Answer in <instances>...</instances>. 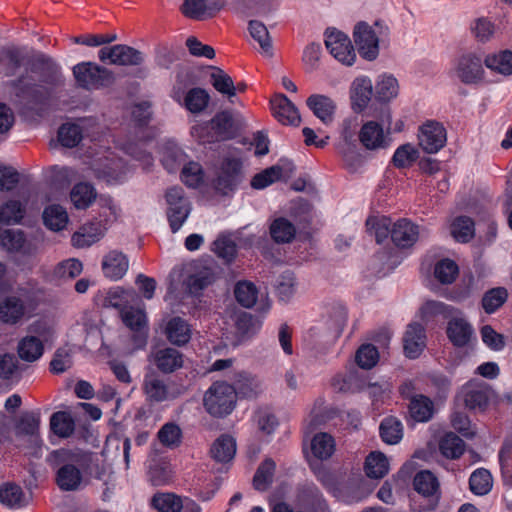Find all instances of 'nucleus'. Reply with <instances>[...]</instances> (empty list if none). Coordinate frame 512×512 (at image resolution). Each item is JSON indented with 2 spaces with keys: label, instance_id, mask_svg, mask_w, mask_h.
Masks as SVG:
<instances>
[{
  "label": "nucleus",
  "instance_id": "f257e3e1",
  "mask_svg": "<svg viewBox=\"0 0 512 512\" xmlns=\"http://www.w3.org/2000/svg\"><path fill=\"white\" fill-rule=\"evenodd\" d=\"M119 216V208L112 199H106L103 210L100 213V219H95L84 224L78 231L72 235V244L77 248L89 247L96 243L104 235L108 226Z\"/></svg>",
  "mask_w": 512,
  "mask_h": 512
},
{
  "label": "nucleus",
  "instance_id": "f03ea898",
  "mask_svg": "<svg viewBox=\"0 0 512 512\" xmlns=\"http://www.w3.org/2000/svg\"><path fill=\"white\" fill-rule=\"evenodd\" d=\"M60 465L56 471L55 481L62 491H76L81 487L83 475L79 466L83 463L84 454L79 451H54Z\"/></svg>",
  "mask_w": 512,
  "mask_h": 512
},
{
  "label": "nucleus",
  "instance_id": "7ed1b4c3",
  "mask_svg": "<svg viewBox=\"0 0 512 512\" xmlns=\"http://www.w3.org/2000/svg\"><path fill=\"white\" fill-rule=\"evenodd\" d=\"M245 179L243 162L240 158L227 156L221 161L212 180L214 191L226 197H232Z\"/></svg>",
  "mask_w": 512,
  "mask_h": 512
},
{
  "label": "nucleus",
  "instance_id": "20e7f679",
  "mask_svg": "<svg viewBox=\"0 0 512 512\" xmlns=\"http://www.w3.org/2000/svg\"><path fill=\"white\" fill-rule=\"evenodd\" d=\"M237 132L238 127L233 115L227 110L216 113L210 121L192 128L193 135L197 136L202 143L230 140L237 135Z\"/></svg>",
  "mask_w": 512,
  "mask_h": 512
},
{
  "label": "nucleus",
  "instance_id": "39448f33",
  "mask_svg": "<svg viewBox=\"0 0 512 512\" xmlns=\"http://www.w3.org/2000/svg\"><path fill=\"white\" fill-rule=\"evenodd\" d=\"M237 402V393L233 385L216 381L205 392L203 406L208 414L216 418H223L234 410Z\"/></svg>",
  "mask_w": 512,
  "mask_h": 512
},
{
  "label": "nucleus",
  "instance_id": "423d86ee",
  "mask_svg": "<svg viewBox=\"0 0 512 512\" xmlns=\"http://www.w3.org/2000/svg\"><path fill=\"white\" fill-rule=\"evenodd\" d=\"M392 116L388 110L382 115L381 122L369 120L361 126L358 139L360 144L369 151L385 150L391 146Z\"/></svg>",
  "mask_w": 512,
  "mask_h": 512
},
{
  "label": "nucleus",
  "instance_id": "0eeeda50",
  "mask_svg": "<svg viewBox=\"0 0 512 512\" xmlns=\"http://www.w3.org/2000/svg\"><path fill=\"white\" fill-rule=\"evenodd\" d=\"M484 58L479 52L465 51L452 64L453 75L465 85H477L484 80Z\"/></svg>",
  "mask_w": 512,
  "mask_h": 512
},
{
  "label": "nucleus",
  "instance_id": "6e6552de",
  "mask_svg": "<svg viewBox=\"0 0 512 512\" xmlns=\"http://www.w3.org/2000/svg\"><path fill=\"white\" fill-rule=\"evenodd\" d=\"M77 85L86 90H98L111 86L115 76L109 69L93 62H81L73 67Z\"/></svg>",
  "mask_w": 512,
  "mask_h": 512
},
{
  "label": "nucleus",
  "instance_id": "1a4fd4ad",
  "mask_svg": "<svg viewBox=\"0 0 512 512\" xmlns=\"http://www.w3.org/2000/svg\"><path fill=\"white\" fill-rule=\"evenodd\" d=\"M167 204L166 216L172 233L178 232L187 221L192 211V204L183 188L173 186L165 193Z\"/></svg>",
  "mask_w": 512,
  "mask_h": 512
},
{
  "label": "nucleus",
  "instance_id": "9d476101",
  "mask_svg": "<svg viewBox=\"0 0 512 512\" xmlns=\"http://www.w3.org/2000/svg\"><path fill=\"white\" fill-rule=\"evenodd\" d=\"M383 35V26L375 22L373 26L360 22L353 31V38L360 56L367 61H374L379 55V43Z\"/></svg>",
  "mask_w": 512,
  "mask_h": 512
},
{
  "label": "nucleus",
  "instance_id": "9b49d317",
  "mask_svg": "<svg viewBox=\"0 0 512 512\" xmlns=\"http://www.w3.org/2000/svg\"><path fill=\"white\" fill-rule=\"evenodd\" d=\"M126 292L123 289L111 291L108 296L111 306L120 309V315L123 323L132 331L141 333L147 328V316L143 309L133 306L123 305V299L126 298Z\"/></svg>",
  "mask_w": 512,
  "mask_h": 512
},
{
  "label": "nucleus",
  "instance_id": "f8f14e48",
  "mask_svg": "<svg viewBox=\"0 0 512 512\" xmlns=\"http://www.w3.org/2000/svg\"><path fill=\"white\" fill-rule=\"evenodd\" d=\"M419 146L429 154L440 151L447 142V131L444 125L436 120H427L418 131Z\"/></svg>",
  "mask_w": 512,
  "mask_h": 512
},
{
  "label": "nucleus",
  "instance_id": "ddd939ff",
  "mask_svg": "<svg viewBox=\"0 0 512 512\" xmlns=\"http://www.w3.org/2000/svg\"><path fill=\"white\" fill-rule=\"evenodd\" d=\"M98 58L103 63L118 66H136L143 62L142 53L125 44L101 48L98 51Z\"/></svg>",
  "mask_w": 512,
  "mask_h": 512
},
{
  "label": "nucleus",
  "instance_id": "4468645a",
  "mask_svg": "<svg viewBox=\"0 0 512 512\" xmlns=\"http://www.w3.org/2000/svg\"><path fill=\"white\" fill-rule=\"evenodd\" d=\"M325 45L330 54L340 63L351 66L354 64L356 54L350 38L338 30L326 32Z\"/></svg>",
  "mask_w": 512,
  "mask_h": 512
},
{
  "label": "nucleus",
  "instance_id": "2eb2a0df",
  "mask_svg": "<svg viewBox=\"0 0 512 512\" xmlns=\"http://www.w3.org/2000/svg\"><path fill=\"white\" fill-rule=\"evenodd\" d=\"M332 386L338 392L354 394L362 392L366 388L373 387L374 385L368 381V377L365 373L351 369L335 375L332 380Z\"/></svg>",
  "mask_w": 512,
  "mask_h": 512
},
{
  "label": "nucleus",
  "instance_id": "dca6fc26",
  "mask_svg": "<svg viewBox=\"0 0 512 512\" xmlns=\"http://www.w3.org/2000/svg\"><path fill=\"white\" fill-rule=\"evenodd\" d=\"M9 86L16 91L17 97L25 100L31 105L45 104L49 93L42 86L35 83H28L26 75H20L9 82Z\"/></svg>",
  "mask_w": 512,
  "mask_h": 512
},
{
  "label": "nucleus",
  "instance_id": "f3484780",
  "mask_svg": "<svg viewBox=\"0 0 512 512\" xmlns=\"http://www.w3.org/2000/svg\"><path fill=\"white\" fill-rule=\"evenodd\" d=\"M26 301L16 295H10L0 301V321L8 325L21 322L27 313Z\"/></svg>",
  "mask_w": 512,
  "mask_h": 512
},
{
  "label": "nucleus",
  "instance_id": "a211bd4d",
  "mask_svg": "<svg viewBox=\"0 0 512 512\" xmlns=\"http://www.w3.org/2000/svg\"><path fill=\"white\" fill-rule=\"evenodd\" d=\"M373 91L372 81L368 76H358L353 80L350 98L354 112L361 113L368 106L374 95Z\"/></svg>",
  "mask_w": 512,
  "mask_h": 512
},
{
  "label": "nucleus",
  "instance_id": "6ab92c4d",
  "mask_svg": "<svg viewBox=\"0 0 512 512\" xmlns=\"http://www.w3.org/2000/svg\"><path fill=\"white\" fill-rule=\"evenodd\" d=\"M404 353L410 359H416L426 347V333L419 323L408 325L403 338Z\"/></svg>",
  "mask_w": 512,
  "mask_h": 512
},
{
  "label": "nucleus",
  "instance_id": "aec40b11",
  "mask_svg": "<svg viewBox=\"0 0 512 512\" xmlns=\"http://www.w3.org/2000/svg\"><path fill=\"white\" fill-rule=\"evenodd\" d=\"M419 237V226L408 219H399L391 228V239L399 248L413 246Z\"/></svg>",
  "mask_w": 512,
  "mask_h": 512
},
{
  "label": "nucleus",
  "instance_id": "412c9836",
  "mask_svg": "<svg viewBox=\"0 0 512 512\" xmlns=\"http://www.w3.org/2000/svg\"><path fill=\"white\" fill-rule=\"evenodd\" d=\"M274 117L284 125H298L300 114L296 106L284 95H276L270 102Z\"/></svg>",
  "mask_w": 512,
  "mask_h": 512
},
{
  "label": "nucleus",
  "instance_id": "4be33fe9",
  "mask_svg": "<svg viewBox=\"0 0 512 512\" xmlns=\"http://www.w3.org/2000/svg\"><path fill=\"white\" fill-rule=\"evenodd\" d=\"M40 413L36 411H27L20 415L15 424L16 437H27L31 444H38L40 441Z\"/></svg>",
  "mask_w": 512,
  "mask_h": 512
},
{
  "label": "nucleus",
  "instance_id": "5701e85b",
  "mask_svg": "<svg viewBox=\"0 0 512 512\" xmlns=\"http://www.w3.org/2000/svg\"><path fill=\"white\" fill-rule=\"evenodd\" d=\"M129 268V260L122 252L113 250L103 257L102 271L106 278L117 281L123 278Z\"/></svg>",
  "mask_w": 512,
  "mask_h": 512
},
{
  "label": "nucleus",
  "instance_id": "b1692460",
  "mask_svg": "<svg viewBox=\"0 0 512 512\" xmlns=\"http://www.w3.org/2000/svg\"><path fill=\"white\" fill-rule=\"evenodd\" d=\"M143 391L149 402L161 403L173 399L175 396L169 391L168 386L157 375H145Z\"/></svg>",
  "mask_w": 512,
  "mask_h": 512
},
{
  "label": "nucleus",
  "instance_id": "393cba45",
  "mask_svg": "<svg viewBox=\"0 0 512 512\" xmlns=\"http://www.w3.org/2000/svg\"><path fill=\"white\" fill-rule=\"evenodd\" d=\"M128 171L129 168L124 160L121 158H111L107 160L102 168L95 169V175L108 184H118L126 179Z\"/></svg>",
  "mask_w": 512,
  "mask_h": 512
},
{
  "label": "nucleus",
  "instance_id": "a878e982",
  "mask_svg": "<svg viewBox=\"0 0 512 512\" xmlns=\"http://www.w3.org/2000/svg\"><path fill=\"white\" fill-rule=\"evenodd\" d=\"M306 104L324 124L332 122L336 105L330 97L322 94H312L307 98Z\"/></svg>",
  "mask_w": 512,
  "mask_h": 512
},
{
  "label": "nucleus",
  "instance_id": "bb28decb",
  "mask_svg": "<svg viewBox=\"0 0 512 512\" xmlns=\"http://www.w3.org/2000/svg\"><path fill=\"white\" fill-rule=\"evenodd\" d=\"M216 279L212 268L201 267L189 274L184 280V285L189 294L198 296L202 291L210 286Z\"/></svg>",
  "mask_w": 512,
  "mask_h": 512
},
{
  "label": "nucleus",
  "instance_id": "cd10ccee",
  "mask_svg": "<svg viewBox=\"0 0 512 512\" xmlns=\"http://www.w3.org/2000/svg\"><path fill=\"white\" fill-rule=\"evenodd\" d=\"M24 52L15 46L5 47L0 51V68L5 77H13L23 66L25 61Z\"/></svg>",
  "mask_w": 512,
  "mask_h": 512
},
{
  "label": "nucleus",
  "instance_id": "c85d7f7f",
  "mask_svg": "<svg viewBox=\"0 0 512 512\" xmlns=\"http://www.w3.org/2000/svg\"><path fill=\"white\" fill-rule=\"evenodd\" d=\"M165 334L170 343L183 346L191 339V327L181 317L171 318L165 327Z\"/></svg>",
  "mask_w": 512,
  "mask_h": 512
},
{
  "label": "nucleus",
  "instance_id": "c756f323",
  "mask_svg": "<svg viewBox=\"0 0 512 512\" xmlns=\"http://www.w3.org/2000/svg\"><path fill=\"white\" fill-rule=\"evenodd\" d=\"M154 363L163 373H173L183 366V354L174 348L159 349L154 354Z\"/></svg>",
  "mask_w": 512,
  "mask_h": 512
},
{
  "label": "nucleus",
  "instance_id": "7c9ffc66",
  "mask_svg": "<svg viewBox=\"0 0 512 512\" xmlns=\"http://www.w3.org/2000/svg\"><path fill=\"white\" fill-rule=\"evenodd\" d=\"M473 335L472 326L463 318H452L448 322L447 336L456 347L466 346Z\"/></svg>",
  "mask_w": 512,
  "mask_h": 512
},
{
  "label": "nucleus",
  "instance_id": "2f4dec72",
  "mask_svg": "<svg viewBox=\"0 0 512 512\" xmlns=\"http://www.w3.org/2000/svg\"><path fill=\"white\" fill-rule=\"evenodd\" d=\"M484 65L494 73L502 76L512 75V51L501 50L485 56Z\"/></svg>",
  "mask_w": 512,
  "mask_h": 512
},
{
  "label": "nucleus",
  "instance_id": "473e14b6",
  "mask_svg": "<svg viewBox=\"0 0 512 512\" xmlns=\"http://www.w3.org/2000/svg\"><path fill=\"white\" fill-rule=\"evenodd\" d=\"M210 453L212 458L217 462H230L236 454L235 439L230 435H221L212 444Z\"/></svg>",
  "mask_w": 512,
  "mask_h": 512
},
{
  "label": "nucleus",
  "instance_id": "72a5a7b5",
  "mask_svg": "<svg viewBox=\"0 0 512 512\" xmlns=\"http://www.w3.org/2000/svg\"><path fill=\"white\" fill-rule=\"evenodd\" d=\"M374 90L376 101L380 103L390 102L398 95V81L393 75L382 74L378 77Z\"/></svg>",
  "mask_w": 512,
  "mask_h": 512
},
{
  "label": "nucleus",
  "instance_id": "f704fd0d",
  "mask_svg": "<svg viewBox=\"0 0 512 512\" xmlns=\"http://www.w3.org/2000/svg\"><path fill=\"white\" fill-rule=\"evenodd\" d=\"M433 401L422 394L412 397L409 404V413L411 417L417 422H427L434 414Z\"/></svg>",
  "mask_w": 512,
  "mask_h": 512
},
{
  "label": "nucleus",
  "instance_id": "c9c22d12",
  "mask_svg": "<svg viewBox=\"0 0 512 512\" xmlns=\"http://www.w3.org/2000/svg\"><path fill=\"white\" fill-rule=\"evenodd\" d=\"M17 352L23 361L34 362L43 355L44 345L36 336H26L19 341Z\"/></svg>",
  "mask_w": 512,
  "mask_h": 512
},
{
  "label": "nucleus",
  "instance_id": "e433bc0d",
  "mask_svg": "<svg viewBox=\"0 0 512 512\" xmlns=\"http://www.w3.org/2000/svg\"><path fill=\"white\" fill-rule=\"evenodd\" d=\"M0 502L11 509H20L27 504L22 488L13 483H6L0 487Z\"/></svg>",
  "mask_w": 512,
  "mask_h": 512
},
{
  "label": "nucleus",
  "instance_id": "4c0bfd02",
  "mask_svg": "<svg viewBox=\"0 0 512 512\" xmlns=\"http://www.w3.org/2000/svg\"><path fill=\"white\" fill-rule=\"evenodd\" d=\"M379 434L386 444L395 445L399 443L403 438L402 422L393 416L384 418L379 426Z\"/></svg>",
  "mask_w": 512,
  "mask_h": 512
},
{
  "label": "nucleus",
  "instance_id": "58836bf2",
  "mask_svg": "<svg viewBox=\"0 0 512 512\" xmlns=\"http://www.w3.org/2000/svg\"><path fill=\"white\" fill-rule=\"evenodd\" d=\"M51 431L60 438L70 437L75 430V421L66 411H57L50 418Z\"/></svg>",
  "mask_w": 512,
  "mask_h": 512
},
{
  "label": "nucleus",
  "instance_id": "ea45409f",
  "mask_svg": "<svg viewBox=\"0 0 512 512\" xmlns=\"http://www.w3.org/2000/svg\"><path fill=\"white\" fill-rule=\"evenodd\" d=\"M364 469L367 477L381 479L389 471L388 459L382 452H371L366 457Z\"/></svg>",
  "mask_w": 512,
  "mask_h": 512
},
{
  "label": "nucleus",
  "instance_id": "a19ab883",
  "mask_svg": "<svg viewBox=\"0 0 512 512\" xmlns=\"http://www.w3.org/2000/svg\"><path fill=\"white\" fill-rule=\"evenodd\" d=\"M68 214L61 205L53 204L44 209L43 222L52 231H61L68 224Z\"/></svg>",
  "mask_w": 512,
  "mask_h": 512
},
{
  "label": "nucleus",
  "instance_id": "79ce46f5",
  "mask_svg": "<svg viewBox=\"0 0 512 512\" xmlns=\"http://www.w3.org/2000/svg\"><path fill=\"white\" fill-rule=\"evenodd\" d=\"M450 232L457 242L467 243L475 235V223L468 216H458L452 221Z\"/></svg>",
  "mask_w": 512,
  "mask_h": 512
},
{
  "label": "nucleus",
  "instance_id": "37998d69",
  "mask_svg": "<svg viewBox=\"0 0 512 512\" xmlns=\"http://www.w3.org/2000/svg\"><path fill=\"white\" fill-rule=\"evenodd\" d=\"M186 154L175 143H167L162 152L161 162L164 168L173 173L179 169L181 165L186 162Z\"/></svg>",
  "mask_w": 512,
  "mask_h": 512
},
{
  "label": "nucleus",
  "instance_id": "c03bdc74",
  "mask_svg": "<svg viewBox=\"0 0 512 512\" xmlns=\"http://www.w3.org/2000/svg\"><path fill=\"white\" fill-rule=\"evenodd\" d=\"M209 101L208 92L203 88L195 87L186 93L182 104L189 112L198 114L207 108Z\"/></svg>",
  "mask_w": 512,
  "mask_h": 512
},
{
  "label": "nucleus",
  "instance_id": "a18cd8bd",
  "mask_svg": "<svg viewBox=\"0 0 512 512\" xmlns=\"http://www.w3.org/2000/svg\"><path fill=\"white\" fill-rule=\"evenodd\" d=\"M295 234L294 224L284 217L276 218L270 225V235L276 243H289Z\"/></svg>",
  "mask_w": 512,
  "mask_h": 512
},
{
  "label": "nucleus",
  "instance_id": "49530a36",
  "mask_svg": "<svg viewBox=\"0 0 512 512\" xmlns=\"http://www.w3.org/2000/svg\"><path fill=\"white\" fill-rule=\"evenodd\" d=\"M96 198L95 188L85 182L76 184L70 193V199L77 209H86Z\"/></svg>",
  "mask_w": 512,
  "mask_h": 512
},
{
  "label": "nucleus",
  "instance_id": "de8ad7c7",
  "mask_svg": "<svg viewBox=\"0 0 512 512\" xmlns=\"http://www.w3.org/2000/svg\"><path fill=\"white\" fill-rule=\"evenodd\" d=\"M311 451L319 460L330 458L335 451L334 438L328 433H317L311 441Z\"/></svg>",
  "mask_w": 512,
  "mask_h": 512
},
{
  "label": "nucleus",
  "instance_id": "09e8293b",
  "mask_svg": "<svg viewBox=\"0 0 512 512\" xmlns=\"http://www.w3.org/2000/svg\"><path fill=\"white\" fill-rule=\"evenodd\" d=\"M439 449L444 457L458 459L465 451V443L458 435L450 432L440 440Z\"/></svg>",
  "mask_w": 512,
  "mask_h": 512
},
{
  "label": "nucleus",
  "instance_id": "8fccbe9b",
  "mask_svg": "<svg viewBox=\"0 0 512 512\" xmlns=\"http://www.w3.org/2000/svg\"><path fill=\"white\" fill-rule=\"evenodd\" d=\"M470 490L473 494L483 496L488 494L493 486L491 473L485 468H478L469 478Z\"/></svg>",
  "mask_w": 512,
  "mask_h": 512
},
{
  "label": "nucleus",
  "instance_id": "3c124183",
  "mask_svg": "<svg viewBox=\"0 0 512 512\" xmlns=\"http://www.w3.org/2000/svg\"><path fill=\"white\" fill-rule=\"evenodd\" d=\"M419 157V150L411 143L400 145L392 156V164L398 169L411 167Z\"/></svg>",
  "mask_w": 512,
  "mask_h": 512
},
{
  "label": "nucleus",
  "instance_id": "603ef678",
  "mask_svg": "<svg viewBox=\"0 0 512 512\" xmlns=\"http://www.w3.org/2000/svg\"><path fill=\"white\" fill-rule=\"evenodd\" d=\"M180 177L187 187L196 189L204 183L205 172L200 163L189 161L183 165Z\"/></svg>",
  "mask_w": 512,
  "mask_h": 512
},
{
  "label": "nucleus",
  "instance_id": "864d4df0",
  "mask_svg": "<svg viewBox=\"0 0 512 512\" xmlns=\"http://www.w3.org/2000/svg\"><path fill=\"white\" fill-rule=\"evenodd\" d=\"M413 485L414 489L425 497L432 496L439 490L437 477L427 470L420 471L415 475Z\"/></svg>",
  "mask_w": 512,
  "mask_h": 512
},
{
  "label": "nucleus",
  "instance_id": "5fc2aeb1",
  "mask_svg": "<svg viewBox=\"0 0 512 512\" xmlns=\"http://www.w3.org/2000/svg\"><path fill=\"white\" fill-rule=\"evenodd\" d=\"M248 30L251 37L259 44L262 53L272 56V41L267 27L258 20H251Z\"/></svg>",
  "mask_w": 512,
  "mask_h": 512
},
{
  "label": "nucleus",
  "instance_id": "6e6d98bb",
  "mask_svg": "<svg viewBox=\"0 0 512 512\" xmlns=\"http://www.w3.org/2000/svg\"><path fill=\"white\" fill-rule=\"evenodd\" d=\"M275 468L276 464L270 458L265 459L260 464L253 478V486L256 490H267V488L272 484Z\"/></svg>",
  "mask_w": 512,
  "mask_h": 512
},
{
  "label": "nucleus",
  "instance_id": "4d7b16f0",
  "mask_svg": "<svg viewBox=\"0 0 512 512\" xmlns=\"http://www.w3.org/2000/svg\"><path fill=\"white\" fill-rule=\"evenodd\" d=\"M459 274V267L454 260L444 258L434 267V277L441 284H452Z\"/></svg>",
  "mask_w": 512,
  "mask_h": 512
},
{
  "label": "nucleus",
  "instance_id": "13d9d810",
  "mask_svg": "<svg viewBox=\"0 0 512 512\" xmlns=\"http://www.w3.org/2000/svg\"><path fill=\"white\" fill-rule=\"evenodd\" d=\"M234 295L241 306L251 308L257 301L258 290L252 282L239 281L235 285Z\"/></svg>",
  "mask_w": 512,
  "mask_h": 512
},
{
  "label": "nucleus",
  "instance_id": "bf43d9fd",
  "mask_svg": "<svg viewBox=\"0 0 512 512\" xmlns=\"http://www.w3.org/2000/svg\"><path fill=\"white\" fill-rule=\"evenodd\" d=\"M236 393L243 397H255L260 389L259 381L247 372H239L234 380Z\"/></svg>",
  "mask_w": 512,
  "mask_h": 512
},
{
  "label": "nucleus",
  "instance_id": "052dcab7",
  "mask_svg": "<svg viewBox=\"0 0 512 512\" xmlns=\"http://www.w3.org/2000/svg\"><path fill=\"white\" fill-rule=\"evenodd\" d=\"M160 443L167 448H177L182 442V430L173 423L164 424L157 433Z\"/></svg>",
  "mask_w": 512,
  "mask_h": 512
},
{
  "label": "nucleus",
  "instance_id": "680f3d73",
  "mask_svg": "<svg viewBox=\"0 0 512 512\" xmlns=\"http://www.w3.org/2000/svg\"><path fill=\"white\" fill-rule=\"evenodd\" d=\"M508 292L504 287L488 290L482 298V307L487 314L497 311L507 300Z\"/></svg>",
  "mask_w": 512,
  "mask_h": 512
},
{
  "label": "nucleus",
  "instance_id": "e2e57ef3",
  "mask_svg": "<svg viewBox=\"0 0 512 512\" xmlns=\"http://www.w3.org/2000/svg\"><path fill=\"white\" fill-rule=\"evenodd\" d=\"M489 401V392L482 387L467 386L464 390V402L469 409H484Z\"/></svg>",
  "mask_w": 512,
  "mask_h": 512
},
{
  "label": "nucleus",
  "instance_id": "0e129e2a",
  "mask_svg": "<svg viewBox=\"0 0 512 512\" xmlns=\"http://www.w3.org/2000/svg\"><path fill=\"white\" fill-rule=\"evenodd\" d=\"M390 224V219L387 217H369L366 220V228L378 244L384 242L389 234L391 235Z\"/></svg>",
  "mask_w": 512,
  "mask_h": 512
},
{
  "label": "nucleus",
  "instance_id": "69168bd1",
  "mask_svg": "<svg viewBox=\"0 0 512 512\" xmlns=\"http://www.w3.org/2000/svg\"><path fill=\"white\" fill-rule=\"evenodd\" d=\"M212 251L227 264L232 263L237 255L235 242L226 236L218 237L212 244Z\"/></svg>",
  "mask_w": 512,
  "mask_h": 512
},
{
  "label": "nucleus",
  "instance_id": "338daca9",
  "mask_svg": "<svg viewBox=\"0 0 512 512\" xmlns=\"http://www.w3.org/2000/svg\"><path fill=\"white\" fill-rule=\"evenodd\" d=\"M181 497L173 493H158L152 498V505L159 512H180Z\"/></svg>",
  "mask_w": 512,
  "mask_h": 512
},
{
  "label": "nucleus",
  "instance_id": "774afa93",
  "mask_svg": "<svg viewBox=\"0 0 512 512\" xmlns=\"http://www.w3.org/2000/svg\"><path fill=\"white\" fill-rule=\"evenodd\" d=\"M60 144L67 148L76 147L82 140V130L79 125L65 123L58 130Z\"/></svg>",
  "mask_w": 512,
  "mask_h": 512
}]
</instances>
